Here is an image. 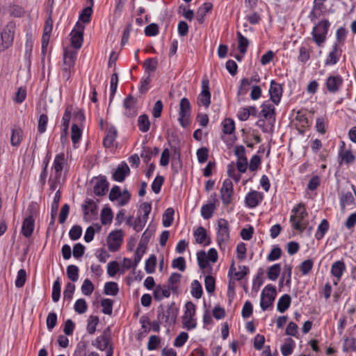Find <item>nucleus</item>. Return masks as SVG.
Instances as JSON below:
<instances>
[{
    "instance_id": "nucleus-22",
    "label": "nucleus",
    "mask_w": 356,
    "mask_h": 356,
    "mask_svg": "<svg viewBox=\"0 0 356 356\" xmlns=\"http://www.w3.org/2000/svg\"><path fill=\"white\" fill-rule=\"evenodd\" d=\"M277 291H262L260 305L264 311L272 307L276 297Z\"/></svg>"
},
{
    "instance_id": "nucleus-26",
    "label": "nucleus",
    "mask_w": 356,
    "mask_h": 356,
    "mask_svg": "<svg viewBox=\"0 0 356 356\" xmlns=\"http://www.w3.org/2000/svg\"><path fill=\"white\" fill-rule=\"evenodd\" d=\"M35 227V219L33 215L27 216L22 222V234L26 238L30 237L34 230Z\"/></svg>"
},
{
    "instance_id": "nucleus-3",
    "label": "nucleus",
    "mask_w": 356,
    "mask_h": 356,
    "mask_svg": "<svg viewBox=\"0 0 356 356\" xmlns=\"http://www.w3.org/2000/svg\"><path fill=\"white\" fill-rule=\"evenodd\" d=\"M77 51L72 48H65L63 52V67L61 69L63 77L68 81L74 72V65L76 60Z\"/></svg>"
},
{
    "instance_id": "nucleus-54",
    "label": "nucleus",
    "mask_w": 356,
    "mask_h": 356,
    "mask_svg": "<svg viewBox=\"0 0 356 356\" xmlns=\"http://www.w3.org/2000/svg\"><path fill=\"white\" fill-rule=\"evenodd\" d=\"M151 76L150 74L147 75L143 76L140 82L139 91L141 93H145L149 89V84L151 83Z\"/></svg>"
},
{
    "instance_id": "nucleus-14",
    "label": "nucleus",
    "mask_w": 356,
    "mask_h": 356,
    "mask_svg": "<svg viewBox=\"0 0 356 356\" xmlns=\"http://www.w3.org/2000/svg\"><path fill=\"white\" fill-rule=\"evenodd\" d=\"M270 99L276 106L279 105L283 94V86L282 84L276 82L275 80H272L270 83V88L268 90Z\"/></svg>"
},
{
    "instance_id": "nucleus-52",
    "label": "nucleus",
    "mask_w": 356,
    "mask_h": 356,
    "mask_svg": "<svg viewBox=\"0 0 356 356\" xmlns=\"http://www.w3.org/2000/svg\"><path fill=\"white\" fill-rule=\"evenodd\" d=\"M48 116L46 114H41L38 121V131L40 134H42L47 130L48 123Z\"/></svg>"
},
{
    "instance_id": "nucleus-45",
    "label": "nucleus",
    "mask_w": 356,
    "mask_h": 356,
    "mask_svg": "<svg viewBox=\"0 0 356 356\" xmlns=\"http://www.w3.org/2000/svg\"><path fill=\"white\" fill-rule=\"evenodd\" d=\"M174 209L172 208H168L164 214L163 215L162 222L165 227H168L172 225L173 222Z\"/></svg>"
},
{
    "instance_id": "nucleus-53",
    "label": "nucleus",
    "mask_w": 356,
    "mask_h": 356,
    "mask_svg": "<svg viewBox=\"0 0 356 356\" xmlns=\"http://www.w3.org/2000/svg\"><path fill=\"white\" fill-rule=\"evenodd\" d=\"M197 259L199 267L201 269H205L209 266V260L207 258V253L202 250L197 253Z\"/></svg>"
},
{
    "instance_id": "nucleus-29",
    "label": "nucleus",
    "mask_w": 356,
    "mask_h": 356,
    "mask_svg": "<svg viewBox=\"0 0 356 356\" xmlns=\"http://www.w3.org/2000/svg\"><path fill=\"white\" fill-rule=\"evenodd\" d=\"M108 183L104 177L97 179L94 186V193L97 196H102L106 194L108 191Z\"/></svg>"
},
{
    "instance_id": "nucleus-5",
    "label": "nucleus",
    "mask_w": 356,
    "mask_h": 356,
    "mask_svg": "<svg viewBox=\"0 0 356 356\" xmlns=\"http://www.w3.org/2000/svg\"><path fill=\"white\" fill-rule=\"evenodd\" d=\"M229 225L227 220L220 218L218 220L216 241L221 250H225L229 241Z\"/></svg>"
},
{
    "instance_id": "nucleus-7",
    "label": "nucleus",
    "mask_w": 356,
    "mask_h": 356,
    "mask_svg": "<svg viewBox=\"0 0 356 356\" xmlns=\"http://www.w3.org/2000/svg\"><path fill=\"white\" fill-rule=\"evenodd\" d=\"M248 272V268L246 266H239L238 269L237 270L234 264L232 263L228 273V276L229 277L228 289H234L235 287L238 286L236 283L237 282H240L245 275H247Z\"/></svg>"
},
{
    "instance_id": "nucleus-60",
    "label": "nucleus",
    "mask_w": 356,
    "mask_h": 356,
    "mask_svg": "<svg viewBox=\"0 0 356 356\" xmlns=\"http://www.w3.org/2000/svg\"><path fill=\"white\" fill-rule=\"evenodd\" d=\"M74 309L78 314H84L88 309V305L86 300L83 298L77 300L74 304Z\"/></svg>"
},
{
    "instance_id": "nucleus-42",
    "label": "nucleus",
    "mask_w": 356,
    "mask_h": 356,
    "mask_svg": "<svg viewBox=\"0 0 356 356\" xmlns=\"http://www.w3.org/2000/svg\"><path fill=\"white\" fill-rule=\"evenodd\" d=\"M291 267L289 266H285L282 273V278L280 281V287L289 286L291 282Z\"/></svg>"
},
{
    "instance_id": "nucleus-37",
    "label": "nucleus",
    "mask_w": 356,
    "mask_h": 356,
    "mask_svg": "<svg viewBox=\"0 0 356 356\" xmlns=\"http://www.w3.org/2000/svg\"><path fill=\"white\" fill-rule=\"evenodd\" d=\"M138 127L139 130L143 133L147 132L149 130L150 121L146 114H143L138 117Z\"/></svg>"
},
{
    "instance_id": "nucleus-10",
    "label": "nucleus",
    "mask_w": 356,
    "mask_h": 356,
    "mask_svg": "<svg viewBox=\"0 0 356 356\" xmlns=\"http://www.w3.org/2000/svg\"><path fill=\"white\" fill-rule=\"evenodd\" d=\"M343 84V79L339 74L329 75L325 79V85L327 90L332 94L337 93Z\"/></svg>"
},
{
    "instance_id": "nucleus-35",
    "label": "nucleus",
    "mask_w": 356,
    "mask_h": 356,
    "mask_svg": "<svg viewBox=\"0 0 356 356\" xmlns=\"http://www.w3.org/2000/svg\"><path fill=\"white\" fill-rule=\"evenodd\" d=\"M23 138V131L19 127L12 129V135L10 138L11 145L14 147L19 146Z\"/></svg>"
},
{
    "instance_id": "nucleus-46",
    "label": "nucleus",
    "mask_w": 356,
    "mask_h": 356,
    "mask_svg": "<svg viewBox=\"0 0 356 356\" xmlns=\"http://www.w3.org/2000/svg\"><path fill=\"white\" fill-rule=\"evenodd\" d=\"M265 280L266 276L263 270L259 269L256 277L253 279L252 289H259L262 286Z\"/></svg>"
},
{
    "instance_id": "nucleus-57",
    "label": "nucleus",
    "mask_w": 356,
    "mask_h": 356,
    "mask_svg": "<svg viewBox=\"0 0 356 356\" xmlns=\"http://www.w3.org/2000/svg\"><path fill=\"white\" fill-rule=\"evenodd\" d=\"M118 76L117 73H114L112 74L111 78V83H110V104L113 101L115 94L118 88Z\"/></svg>"
},
{
    "instance_id": "nucleus-19",
    "label": "nucleus",
    "mask_w": 356,
    "mask_h": 356,
    "mask_svg": "<svg viewBox=\"0 0 356 356\" xmlns=\"http://www.w3.org/2000/svg\"><path fill=\"white\" fill-rule=\"evenodd\" d=\"M263 193L254 190L250 191L245 197V203L247 207L253 209L257 207L263 201Z\"/></svg>"
},
{
    "instance_id": "nucleus-18",
    "label": "nucleus",
    "mask_w": 356,
    "mask_h": 356,
    "mask_svg": "<svg viewBox=\"0 0 356 356\" xmlns=\"http://www.w3.org/2000/svg\"><path fill=\"white\" fill-rule=\"evenodd\" d=\"M275 104L270 100L264 101L261 105V111L259 116L264 118L266 120H275Z\"/></svg>"
},
{
    "instance_id": "nucleus-55",
    "label": "nucleus",
    "mask_w": 356,
    "mask_h": 356,
    "mask_svg": "<svg viewBox=\"0 0 356 356\" xmlns=\"http://www.w3.org/2000/svg\"><path fill=\"white\" fill-rule=\"evenodd\" d=\"M157 64L156 58H150L145 60L143 64L145 73L148 72V74H149L150 72H154L156 69Z\"/></svg>"
},
{
    "instance_id": "nucleus-33",
    "label": "nucleus",
    "mask_w": 356,
    "mask_h": 356,
    "mask_svg": "<svg viewBox=\"0 0 356 356\" xmlns=\"http://www.w3.org/2000/svg\"><path fill=\"white\" fill-rule=\"evenodd\" d=\"M213 5L211 3L206 2L203 3L197 10L196 19L200 24H202L204 21L206 15L212 10Z\"/></svg>"
},
{
    "instance_id": "nucleus-61",
    "label": "nucleus",
    "mask_w": 356,
    "mask_h": 356,
    "mask_svg": "<svg viewBox=\"0 0 356 356\" xmlns=\"http://www.w3.org/2000/svg\"><path fill=\"white\" fill-rule=\"evenodd\" d=\"M67 274L68 278L72 282H75L79 278V268L76 266L70 265L67 268Z\"/></svg>"
},
{
    "instance_id": "nucleus-32",
    "label": "nucleus",
    "mask_w": 356,
    "mask_h": 356,
    "mask_svg": "<svg viewBox=\"0 0 356 356\" xmlns=\"http://www.w3.org/2000/svg\"><path fill=\"white\" fill-rule=\"evenodd\" d=\"M345 144L342 142L341 147V151L339 153V157L340 158V163L344 162L346 164L353 163L355 160V156L353 155L350 150H346L344 149Z\"/></svg>"
},
{
    "instance_id": "nucleus-25",
    "label": "nucleus",
    "mask_w": 356,
    "mask_h": 356,
    "mask_svg": "<svg viewBox=\"0 0 356 356\" xmlns=\"http://www.w3.org/2000/svg\"><path fill=\"white\" fill-rule=\"evenodd\" d=\"M216 193H213V195H211V197L213 198V202H211V200H210L207 204L202 206L201 216L205 220H208V219L211 218L213 216L214 211L216 210V204H215V202L216 201Z\"/></svg>"
},
{
    "instance_id": "nucleus-47",
    "label": "nucleus",
    "mask_w": 356,
    "mask_h": 356,
    "mask_svg": "<svg viewBox=\"0 0 356 356\" xmlns=\"http://www.w3.org/2000/svg\"><path fill=\"white\" fill-rule=\"evenodd\" d=\"M295 343L293 339H288L281 347V353L284 356H289L292 354Z\"/></svg>"
},
{
    "instance_id": "nucleus-64",
    "label": "nucleus",
    "mask_w": 356,
    "mask_h": 356,
    "mask_svg": "<svg viewBox=\"0 0 356 356\" xmlns=\"http://www.w3.org/2000/svg\"><path fill=\"white\" fill-rule=\"evenodd\" d=\"M120 270V266L118 261H113L107 264V273L111 276H115Z\"/></svg>"
},
{
    "instance_id": "nucleus-59",
    "label": "nucleus",
    "mask_w": 356,
    "mask_h": 356,
    "mask_svg": "<svg viewBox=\"0 0 356 356\" xmlns=\"http://www.w3.org/2000/svg\"><path fill=\"white\" fill-rule=\"evenodd\" d=\"M113 301L111 299H103L101 301V306L102 307V312L105 314L111 315L113 312Z\"/></svg>"
},
{
    "instance_id": "nucleus-11",
    "label": "nucleus",
    "mask_w": 356,
    "mask_h": 356,
    "mask_svg": "<svg viewBox=\"0 0 356 356\" xmlns=\"http://www.w3.org/2000/svg\"><path fill=\"white\" fill-rule=\"evenodd\" d=\"M234 186L232 181L226 179L223 181L220 189V197L224 205H228L232 202Z\"/></svg>"
},
{
    "instance_id": "nucleus-24",
    "label": "nucleus",
    "mask_w": 356,
    "mask_h": 356,
    "mask_svg": "<svg viewBox=\"0 0 356 356\" xmlns=\"http://www.w3.org/2000/svg\"><path fill=\"white\" fill-rule=\"evenodd\" d=\"M312 52V47L309 43H302L299 47L298 61L302 64H305L310 59Z\"/></svg>"
},
{
    "instance_id": "nucleus-4",
    "label": "nucleus",
    "mask_w": 356,
    "mask_h": 356,
    "mask_svg": "<svg viewBox=\"0 0 356 356\" xmlns=\"http://www.w3.org/2000/svg\"><path fill=\"white\" fill-rule=\"evenodd\" d=\"M157 313V320L164 327H170L176 322L178 309L174 304H172L168 308L159 307Z\"/></svg>"
},
{
    "instance_id": "nucleus-43",
    "label": "nucleus",
    "mask_w": 356,
    "mask_h": 356,
    "mask_svg": "<svg viewBox=\"0 0 356 356\" xmlns=\"http://www.w3.org/2000/svg\"><path fill=\"white\" fill-rule=\"evenodd\" d=\"M339 200L341 209H345L346 206L353 204L354 197L352 193L346 192L341 194Z\"/></svg>"
},
{
    "instance_id": "nucleus-21",
    "label": "nucleus",
    "mask_w": 356,
    "mask_h": 356,
    "mask_svg": "<svg viewBox=\"0 0 356 356\" xmlns=\"http://www.w3.org/2000/svg\"><path fill=\"white\" fill-rule=\"evenodd\" d=\"M342 49L337 43H334L330 51L328 53L325 60V65L331 66L337 64L341 56Z\"/></svg>"
},
{
    "instance_id": "nucleus-2",
    "label": "nucleus",
    "mask_w": 356,
    "mask_h": 356,
    "mask_svg": "<svg viewBox=\"0 0 356 356\" xmlns=\"http://www.w3.org/2000/svg\"><path fill=\"white\" fill-rule=\"evenodd\" d=\"M330 27V22L326 19L319 21L314 26L311 32L312 40L317 47L324 46Z\"/></svg>"
},
{
    "instance_id": "nucleus-63",
    "label": "nucleus",
    "mask_w": 356,
    "mask_h": 356,
    "mask_svg": "<svg viewBox=\"0 0 356 356\" xmlns=\"http://www.w3.org/2000/svg\"><path fill=\"white\" fill-rule=\"evenodd\" d=\"M9 14L14 17H21L24 14V8L18 5H13L8 9Z\"/></svg>"
},
{
    "instance_id": "nucleus-17",
    "label": "nucleus",
    "mask_w": 356,
    "mask_h": 356,
    "mask_svg": "<svg viewBox=\"0 0 356 356\" xmlns=\"http://www.w3.org/2000/svg\"><path fill=\"white\" fill-rule=\"evenodd\" d=\"M197 103L208 108L211 104V92L209 91V83L207 79L202 81V90L197 97Z\"/></svg>"
},
{
    "instance_id": "nucleus-31",
    "label": "nucleus",
    "mask_w": 356,
    "mask_h": 356,
    "mask_svg": "<svg viewBox=\"0 0 356 356\" xmlns=\"http://www.w3.org/2000/svg\"><path fill=\"white\" fill-rule=\"evenodd\" d=\"M194 237L197 243L208 245L211 243L209 238H208L207 231L203 227H199L194 232Z\"/></svg>"
},
{
    "instance_id": "nucleus-27",
    "label": "nucleus",
    "mask_w": 356,
    "mask_h": 356,
    "mask_svg": "<svg viewBox=\"0 0 356 356\" xmlns=\"http://www.w3.org/2000/svg\"><path fill=\"white\" fill-rule=\"evenodd\" d=\"M130 169L127 163H122L118 166L113 174V179L118 182H122L125 177L129 174Z\"/></svg>"
},
{
    "instance_id": "nucleus-58",
    "label": "nucleus",
    "mask_w": 356,
    "mask_h": 356,
    "mask_svg": "<svg viewBox=\"0 0 356 356\" xmlns=\"http://www.w3.org/2000/svg\"><path fill=\"white\" fill-rule=\"evenodd\" d=\"M343 350L344 352L356 351L355 339L353 337H346L343 344Z\"/></svg>"
},
{
    "instance_id": "nucleus-56",
    "label": "nucleus",
    "mask_w": 356,
    "mask_h": 356,
    "mask_svg": "<svg viewBox=\"0 0 356 356\" xmlns=\"http://www.w3.org/2000/svg\"><path fill=\"white\" fill-rule=\"evenodd\" d=\"M82 131L76 123H74L72 126L71 139L74 145L77 143L81 139Z\"/></svg>"
},
{
    "instance_id": "nucleus-51",
    "label": "nucleus",
    "mask_w": 356,
    "mask_h": 356,
    "mask_svg": "<svg viewBox=\"0 0 356 356\" xmlns=\"http://www.w3.org/2000/svg\"><path fill=\"white\" fill-rule=\"evenodd\" d=\"M235 130V123L232 119L226 118L222 122V131L225 134H232Z\"/></svg>"
},
{
    "instance_id": "nucleus-38",
    "label": "nucleus",
    "mask_w": 356,
    "mask_h": 356,
    "mask_svg": "<svg viewBox=\"0 0 356 356\" xmlns=\"http://www.w3.org/2000/svg\"><path fill=\"white\" fill-rule=\"evenodd\" d=\"M238 40V49L242 54H245L249 46V40L244 37L240 31L236 32Z\"/></svg>"
},
{
    "instance_id": "nucleus-49",
    "label": "nucleus",
    "mask_w": 356,
    "mask_h": 356,
    "mask_svg": "<svg viewBox=\"0 0 356 356\" xmlns=\"http://www.w3.org/2000/svg\"><path fill=\"white\" fill-rule=\"evenodd\" d=\"M99 318L97 316H90L88 319L87 332L93 334L96 331L97 325L99 323Z\"/></svg>"
},
{
    "instance_id": "nucleus-40",
    "label": "nucleus",
    "mask_w": 356,
    "mask_h": 356,
    "mask_svg": "<svg viewBox=\"0 0 356 356\" xmlns=\"http://www.w3.org/2000/svg\"><path fill=\"white\" fill-rule=\"evenodd\" d=\"M52 31V22L47 20L44 28V33L42 38V48L45 49L49 42L50 33Z\"/></svg>"
},
{
    "instance_id": "nucleus-62",
    "label": "nucleus",
    "mask_w": 356,
    "mask_h": 356,
    "mask_svg": "<svg viewBox=\"0 0 356 356\" xmlns=\"http://www.w3.org/2000/svg\"><path fill=\"white\" fill-rule=\"evenodd\" d=\"M156 257L152 254L145 261V270L147 273H152L155 270Z\"/></svg>"
},
{
    "instance_id": "nucleus-23",
    "label": "nucleus",
    "mask_w": 356,
    "mask_h": 356,
    "mask_svg": "<svg viewBox=\"0 0 356 356\" xmlns=\"http://www.w3.org/2000/svg\"><path fill=\"white\" fill-rule=\"evenodd\" d=\"M4 41V44L8 48L13 43L15 35V24L8 23L0 33Z\"/></svg>"
},
{
    "instance_id": "nucleus-36",
    "label": "nucleus",
    "mask_w": 356,
    "mask_h": 356,
    "mask_svg": "<svg viewBox=\"0 0 356 356\" xmlns=\"http://www.w3.org/2000/svg\"><path fill=\"white\" fill-rule=\"evenodd\" d=\"M329 222L326 219H323L318 225L316 232L315 234L316 238L319 241L321 240L329 229Z\"/></svg>"
},
{
    "instance_id": "nucleus-8",
    "label": "nucleus",
    "mask_w": 356,
    "mask_h": 356,
    "mask_svg": "<svg viewBox=\"0 0 356 356\" xmlns=\"http://www.w3.org/2000/svg\"><path fill=\"white\" fill-rule=\"evenodd\" d=\"M85 26L79 22H77L70 35L71 44L75 49H80L83 41V31Z\"/></svg>"
},
{
    "instance_id": "nucleus-1",
    "label": "nucleus",
    "mask_w": 356,
    "mask_h": 356,
    "mask_svg": "<svg viewBox=\"0 0 356 356\" xmlns=\"http://www.w3.org/2000/svg\"><path fill=\"white\" fill-rule=\"evenodd\" d=\"M307 216L308 213L303 203H299L296 205L293 208L290 216V222L292 228L302 232L307 225V221L306 220Z\"/></svg>"
},
{
    "instance_id": "nucleus-34",
    "label": "nucleus",
    "mask_w": 356,
    "mask_h": 356,
    "mask_svg": "<svg viewBox=\"0 0 356 356\" xmlns=\"http://www.w3.org/2000/svg\"><path fill=\"white\" fill-rule=\"evenodd\" d=\"M84 216H95L97 213V208L96 203L93 200L88 199L82 205Z\"/></svg>"
},
{
    "instance_id": "nucleus-6",
    "label": "nucleus",
    "mask_w": 356,
    "mask_h": 356,
    "mask_svg": "<svg viewBox=\"0 0 356 356\" xmlns=\"http://www.w3.org/2000/svg\"><path fill=\"white\" fill-rule=\"evenodd\" d=\"M195 312V305L192 302H187L185 305L184 313L181 316V323L184 329L191 330L197 327Z\"/></svg>"
},
{
    "instance_id": "nucleus-15",
    "label": "nucleus",
    "mask_w": 356,
    "mask_h": 356,
    "mask_svg": "<svg viewBox=\"0 0 356 356\" xmlns=\"http://www.w3.org/2000/svg\"><path fill=\"white\" fill-rule=\"evenodd\" d=\"M67 165V157L64 152L56 155L52 169L54 170L56 179H60L63 169Z\"/></svg>"
},
{
    "instance_id": "nucleus-30",
    "label": "nucleus",
    "mask_w": 356,
    "mask_h": 356,
    "mask_svg": "<svg viewBox=\"0 0 356 356\" xmlns=\"http://www.w3.org/2000/svg\"><path fill=\"white\" fill-rule=\"evenodd\" d=\"M118 135L117 129L115 127L111 126L106 129V134L103 140L104 146L110 148L113 146Z\"/></svg>"
},
{
    "instance_id": "nucleus-41",
    "label": "nucleus",
    "mask_w": 356,
    "mask_h": 356,
    "mask_svg": "<svg viewBox=\"0 0 356 356\" xmlns=\"http://www.w3.org/2000/svg\"><path fill=\"white\" fill-rule=\"evenodd\" d=\"M291 302V297L287 294H284L278 300L277 310L282 313L284 312L289 307Z\"/></svg>"
},
{
    "instance_id": "nucleus-20",
    "label": "nucleus",
    "mask_w": 356,
    "mask_h": 356,
    "mask_svg": "<svg viewBox=\"0 0 356 356\" xmlns=\"http://www.w3.org/2000/svg\"><path fill=\"white\" fill-rule=\"evenodd\" d=\"M137 99L131 95L127 96L123 102L124 114L127 117H134L136 115L138 108L136 106Z\"/></svg>"
},
{
    "instance_id": "nucleus-12",
    "label": "nucleus",
    "mask_w": 356,
    "mask_h": 356,
    "mask_svg": "<svg viewBox=\"0 0 356 356\" xmlns=\"http://www.w3.org/2000/svg\"><path fill=\"white\" fill-rule=\"evenodd\" d=\"M111 344V330L110 327L105 329L102 334L92 342V346L100 350H106Z\"/></svg>"
},
{
    "instance_id": "nucleus-48",
    "label": "nucleus",
    "mask_w": 356,
    "mask_h": 356,
    "mask_svg": "<svg viewBox=\"0 0 356 356\" xmlns=\"http://www.w3.org/2000/svg\"><path fill=\"white\" fill-rule=\"evenodd\" d=\"M281 266L279 264H275L271 266L267 273L268 277L270 280H276L280 274Z\"/></svg>"
},
{
    "instance_id": "nucleus-16",
    "label": "nucleus",
    "mask_w": 356,
    "mask_h": 356,
    "mask_svg": "<svg viewBox=\"0 0 356 356\" xmlns=\"http://www.w3.org/2000/svg\"><path fill=\"white\" fill-rule=\"evenodd\" d=\"M123 241V232L117 230L109 234L107 239L108 248L111 252H116L121 246Z\"/></svg>"
},
{
    "instance_id": "nucleus-28",
    "label": "nucleus",
    "mask_w": 356,
    "mask_h": 356,
    "mask_svg": "<svg viewBox=\"0 0 356 356\" xmlns=\"http://www.w3.org/2000/svg\"><path fill=\"white\" fill-rule=\"evenodd\" d=\"M346 270V266L343 261L339 260L334 262L331 266V274L334 276L337 281L340 280L344 272Z\"/></svg>"
},
{
    "instance_id": "nucleus-9",
    "label": "nucleus",
    "mask_w": 356,
    "mask_h": 356,
    "mask_svg": "<svg viewBox=\"0 0 356 356\" xmlns=\"http://www.w3.org/2000/svg\"><path fill=\"white\" fill-rule=\"evenodd\" d=\"M191 106L189 100L183 97L179 103V122L183 127L189 124V116L191 115Z\"/></svg>"
},
{
    "instance_id": "nucleus-50",
    "label": "nucleus",
    "mask_w": 356,
    "mask_h": 356,
    "mask_svg": "<svg viewBox=\"0 0 356 356\" xmlns=\"http://www.w3.org/2000/svg\"><path fill=\"white\" fill-rule=\"evenodd\" d=\"M113 212L110 208H104L101 213V222L102 225H108L112 222Z\"/></svg>"
},
{
    "instance_id": "nucleus-44",
    "label": "nucleus",
    "mask_w": 356,
    "mask_h": 356,
    "mask_svg": "<svg viewBox=\"0 0 356 356\" xmlns=\"http://www.w3.org/2000/svg\"><path fill=\"white\" fill-rule=\"evenodd\" d=\"M60 200V193L59 191H56L55 193L53 202L51 204V223L54 222L55 218L57 215V212L59 207V202Z\"/></svg>"
},
{
    "instance_id": "nucleus-13",
    "label": "nucleus",
    "mask_w": 356,
    "mask_h": 356,
    "mask_svg": "<svg viewBox=\"0 0 356 356\" xmlns=\"http://www.w3.org/2000/svg\"><path fill=\"white\" fill-rule=\"evenodd\" d=\"M234 154L237 157L236 167L238 170L244 173L248 168V159L245 156V148L243 145H236L234 148Z\"/></svg>"
},
{
    "instance_id": "nucleus-39",
    "label": "nucleus",
    "mask_w": 356,
    "mask_h": 356,
    "mask_svg": "<svg viewBox=\"0 0 356 356\" xmlns=\"http://www.w3.org/2000/svg\"><path fill=\"white\" fill-rule=\"evenodd\" d=\"M90 6H87L81 11L79 15V19L83 23H88L90 22L91 15L92 14V6H93V0H90Z\"/></svg>"
}]
</instances>
